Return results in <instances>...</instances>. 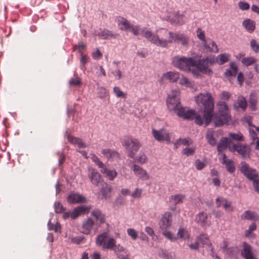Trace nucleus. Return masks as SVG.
Returning a JSON list of instances; mask_svg holds the SVG:
<instances>
[{"label": "nucleus", "mask_w": 259, "mask_h": 259, "mask_svg": "<svg viewBox=\"0 0 259 259\" xmlns=\"http://www.w3.org/2000/svg\"><path fill=\"white\" fill-rule=\"evenodd\" d=\"M196 103L203 106V116L202 118L200 115H196L193 109H188L183 107L180 102V91L174 90L168 95L166 100V105L168 110L174 111L177 115L185 119H195V123L199 125H202L203 119L205 120V126L211 121L213 117L214 108L213 99L209 93L200 94L195 98Z\"/></svg>", "instance_id": "nucleus-1"}, {"label": "nucleus", "mask_w": 259, "mask_h": 259, "mask_svg": "<svg viewBox=\"0 0 259 259\" xmlns=\"http://www.w3.org/2000/svg\"><path fill=\"white\" fill-rule=\"evenodd\" d=\"M189 37L184 33H173L165 29L158 31V38L153 39L154 44L162 48H167L169 44L173 42L185 46L188 44Z\"/></svg>", "instance_id": "nucleus-2"}, {"label": "nucleus", "mask_w": 259, "mask_h": 259, "mask_svg": "<svg viewBox=\"0 0 259 259\" xmlns=\"http://www.w3.org/2000/svg\"><path fill=\"white\" fill-rule=\"evenodd\" d=\"M98 246H101L104 249L113 250L115 252H121L124 251V248L120 244L116 245V241L113 237H110L106 232L99 235L96 239Z\"/></svg>", "instance_id": "nucleus-3"}, {"label": "nucleus", "mask_w": 259, "mask_h": 259, "mask_svg": "<svg viewBox=\"0 0 259 259\" xmlns=\"http://www.w3.org/2000/svg\"><path fill=\"white\" fill-rule=\"evenodd\" d=\"M219 110L213 116V121L215 126H221L227 124L231 118L228 105L224 101H219L217 104Z\"/></svg>", "instance_id": "nucleus-4"}, {"label": "nucleus", "mask_w": 259, "mask_h": 259, "mask_svg": "<svg viewBox=\"0 0 259 259\" xmlns=\"http://www.w3.org/2000/svg\"><path fill=\"white\" fill-rule=\"evenodd\" d=\"M172 62L175 67L186 71H190L191 67L197 65V61L191 57L177 56L173 58Z\"/></svg>", "instance_id": "nucleus-5"}, {"label": "nucleus", "mask_w": 259, "mask_h": 259, "mask_svg": "<svg viewBox=\"0 0 259 259\" xmlns=\"http://www.w3.org/2000/svg\"><path fill=\"white\" fill-rule=\"evenodd\" d=\"M215 62V59L211 57H206L200 59L198 62L197 61V65L196 69L192 70V73L194 75H198L199 72H201L203 74H211L212 72L211 69L208 67L209 65H211Z\"/></svg>", "instance_id": "nucleus-6"}, {"label": "nucleus", "mask_w": 259, "mask_h": 259, "mask_svg": "<svg viewBox=\"0 0 259 259\" xmlns=\"http://www.w3.org/2000/svg\"><path fill=\"white\" fill-rule=\"evenodd\" d=\"M122 144L128 152V156L131 158H135L136 153L141 146V143L138 139L131 137L124 139Z\"/></svg>", "instance_id": "nucleus-7"}, {"label": "nucleus", "mask_w": 259, "mask_h": 259, "mask_svg": "<svg viewBox=\"0 0 259 259\" xmlns=\"http://www.w3.org/2000/svg\"><path fill=\"white\" fill-rule=\"evenodd\" d=\"M130 30L135 35H138L142 33L143 36L153 44L154 42L152 41L153 39L158 38V33L157 35L153 34L151 31L148 29L147 28H141L139 25L132 24Z\"/></svg>", "instance_id": "nucleus-8"}, {"label": "nucleus", "mask_w": 259, "mask_h": 259, "mask_svg": "<svg viewBox=\"0 0 259 259\" xmlns=\"http://www.w3.org/2000/svg\"><path fill=\"white\" fill-rule=\"evenodd\" d=\"M229 149L232 152H237L243 158L249 157L250 148L249 146L240 143L230 144Z\"/></svg>", "instance_id": "nucleus-9"}, {"label": "nucleus", "mask_w": 259, "mask_h": 259, "mask_svg": "<svg viewBox=\"0 0 259 259\" xmlns=\"http://www.w3.org/2000/svg\"><path fill=\"white\" fill-rule=\"evenodd\" d=\"M184 12L182 13L179 11H174L168 13L166 20L171 24L182 25L185 23Z\"/></svg>", "instance_id": "nucleus-10"}, {"label": "nucleus", "mask_w": 259, "mask_h": 259, "mask_svg": "<svg viewBox=\"0 0 259 259\" xmlns=\"http://www.w3.org/2000/svg\"><path fill=\"white\" fill-rule=\"evenodd\" d=\"M240 170L248 179L251 180L257 178L258 176L256 169L250 167L249 165L244 161L241 162Z\"/></svg>", "instance_id": "nucleus-11"}, {"label": "nucleus", "mask_w": 259, "mask_h": 259, "mask_svg": "<svg viewBox=\"0 0 259 259\" xmlns=\"http://www.w3.org/2000/svg\"><path fill=\"white\" fill-rule=\"evenodd\" d=\"M152 134L156 140L158 142L165 141L169 143L170 141V136L168 132L165 129L162 128L159 130L152 129Z\"/></svg>", "instance_id": "nucleus-12"}, {"label": "nucleus", "mask_w": 259, "mask_h": 259, "mask_svg": "<svg viewBox=\"0 0 259 259\" xmlns=\"http://www.w3.org/2000/svg\"><path fill=\"white\" fill-rule=\"evenodd\" d=\"M172 222V214L167 211L162 216L159 222V228L162 230L167 229L171 226Z\"/></svg>", "instance_id": "nucleus-13"}, {"label": "nucleus", "mask_w": 259, "mask_h": 259, "mask_svg": "<svg viewBox=\"0 0 259 259\" xmlns=\"http://www.w3.org/2000/svg\"><path fill=\"white\" fill-rule=\"evenodd\" d=\"M91 208L92 206L91 205H81L77 206L74 208L72 211L71 212V218L75 219L81 214L88 213Z\"/></svg>", "instance_id": "nucleus-14"}, {"label": "nucleus", "mask_w": 259, "mask_h": 259, "mask_svg": "<svg viewBox=\"0 0 259 259\" xmlns=\"http://www.w3.org/2000/svg\"><path fill=\"white\" fill-rule=\"evenodd\" d=\"M195 222L202 227L209 226L211 222L208 219L207 213L203 211L198 213L195 217Z\"/></svg>", "instance_id": "nucleus-15"}, {"label": "nucleus", "mask_w": 259, "mask_h": 259, "mask_svg": "<svg viewBox=\"0 0 259 259\" xmlns=\"http://www.w3.org/2000/svg\"><path fill=\"white\" fill-rule=\"evenodd\" d=\"M95 225V221L91 218L83 221L81 225V232L85 235L90 234Z\"/></svg>", "instance_id": "nucleus-16"}, {"label": "nucleus", "mask_w": 259, "mask_h": 259, "mask_svg": "<svg viewBox=\"0 0 259 259\" xmlns=\"http://www.w3.org/2000/svg\"><path fill=\"white\" fill-rule=\"evenodd\" d=\"M67 201L69 203L75 204L85 203L87 199L85 197L81 194L72 193L68 196Z\"/></svg>", "instance_id": "nucleus-17"}, {"label": "nucleus", "mask_w": 259, "mask_h": 259, "mask_svg": "<svg viewBox=\"0 0 259 259\" xmlns=\"http://www.w3.org/2000/svg\"><path fill=\"white\" fill-rule=\"evenodd\" d=\"M243 249L241 250V255L245 259H255L254 256L251 252V247L246 242H243L242 244Z\"/></svg>", "instance_id": "nucleus-18"}, {"label": "nucleus", "mask_w": 259, "mask_h": 259, "mask_svg": "<svg viewBox=\"0 0 259 259\" xmlns=\"http://www.w3.org/2000/svg\"><path fill=\"white\" fill-rule=\"evenodd\" d=\"M133 171L135 175L139 177V178L142 180H147L149 178L146 171L138 165H134Z\"/></svg>", "instance_id": "nucleus-19"}, {"label": "nucleus", "mask_w": 259, "mask_h": 259, "mask_svg": "<svg viewBox=\"0 0 259 259\" xmlns=\"http://www.w3.org/2000/svg\"><path fill=\"white\" fill-rule=\"evenodd\" d=\"M116 22L119 29L121 30H127L130 29L132 24L124 17L118 16L116 18Z\"/></svg>", "instance_id": "nucleus-20"}, {"label": "nucleus", "mask_w": 259, "mask_h": 259, "mask_svg": "<svg viewBox=\"0 0 259 259\" xmlns=\"http://www.w3.org/2000/svg\"><path fill=\"white\" fill-rule=\"evenodd\" d=\"M102 153L108 160H114L119 158V154L117 152L110 149H103L102 151Z\"/></svg>", "instance_id": "nucleus-21"}, {"label": "nucleus", "mask_w": 259, "mask_h": 259, "mask_svg": "<svg viewBox=\"0 0 259 259\" xmlns=\"http://www.w3.org/2000/svg\"><path fill=\"white\" fill-rule=\"evenodd\" d=\"M89 177L91 180L92 183L97 186L101 181V175L97 171L94 169H90Z\"/></svg>", "instance_id": "nucleus-22"}, {"label": "nucleus", "mask_w": 259, "mask_h": 259, "mask_svg": "<svg viewBox=\"0 0 259 259\" xmlns=\"http://www.w3.org/2000/svg\"><path fill=\"white\" fill-rule=\"evenodd\" d=\"M222 156V163L225 165L226 168L229 172L233 173L235 170V166L233 161L231 159H227L226 155L225 154H223Z\"/></svg>", "instance_id": "nucleus-23"}, {"label": "nucleus", "mask_w": 259, "mask_h": 259, "mask_svg": "<svg viewBox=\"0 0 259 259\" xmlns=\"http://www.w3.org/2000/svg\"><path fill=\"white\" fill-rule=\"evenodd\" d=\"M216 203L218 207L223 206L227 211H231L233 210L231 206V203L227 201L224 197H219L216 199Z\"/></svg>", "instance_id": "nucleus-24"}, {"label": "nucleus", "mask_w": 259, "mask_h": 259, "mask_svg": "<svg viewBox=\"0 0 259 259\" xmlns=\"http://www.w3.org/2000/svg\"><path fill=\"white\" fill-rule=\"evenodd\" d=\"M162 79L163 80L178 81L180 79V74L177 71H169L163 75Z\"/></svg>", "instance_id": "nucleus-25"}, {"label": "nucleus", "mask_w": 259, "mask_h": 259, "mask_svg": "<svg viewBox=\"0 0 259 259\" xmlns=\"http://www.w3.org/2000/svg\"><path fill=\"white\" fill-rule=\"evenodd\" d=\"M91 215L95 218L97 222L99 221L100 224L105 222V215L98 208L94 209L91 212Z\"/></svg>", "instance_id": "nucleus-26"}, {"label": "nucleus", "mask_w": 259, "mask_h": 259, "mask_svg": "<svg viewBox=\"0 0 259 259\" xmlns=\"http://www.w3.org/2000/svg\"><path fill=\"white\" fill-rule=\"evenodd\" d=\"M100 171L102 174H105L110 181L113 180L117 175V172L115 170L108 169L105 165L101 169Z\"/></svg>", "instance_id": "nucleus-27"}, {"label": "nucleus", "mask_w": 259, "mask_h": 259, "mask_svg": "<svg viewBox=\"0 0 259 259\" xmlns=\"http://www.w3.org/2000/svg\"><path fill=\"white\" fill-rule=\"evenodd\" d=\"M241 218L242 220L256 221L259 219V217L253 211L246 210L241 215Z\"/></svg>", "instance_id": "nucleus-28"}, {"label": "nucleus", "mask_w": 259, "mask_h": 259, "mask_svg": "<svg viewBox=\"0 0 259 259\" xmlns=\"http://www.w3.org/2000/svg\"><path fill=\"white\" fill-rule=\"evenodd\" d=\"M242 25L245 27L246 30L250 33L252 32L255 28V22L250 19H247L243 21Z\"/></svg>", "instance_id": "nucleus-29"}, {"label": "nucleus", "mask_w": 259, "mask_h": 259, "mask_svg": "<svg viewBox=\"0 0 259 259\" xmlns=\"http://www.w3.org/2000/svg\"><path fill=\"white\" fill-rule=\"evenodd\" d=\"M230 144H233L230 141L228 138H222L221 140L220 143L218 146V151L220 152H222L226 149L227 147H229Z\"/></svg>", "instance_id": "nucleus-30"}, {"label": "nucleus", "mask_w": 259, "mask_h": 259, "mask_svg": "<svg viewBox=\"0 0 259 259\" xmlns=\"http://www.w3.org/2000/svg\"><path fill=\"white\" fill-rule=\"evenodd\" d=\"M197 241L200 242L203 245H209L212 248V244L210 242L209 238L207 234L201 233L196 237Z\"/></svg>", "instance_id": "nucleus-31"}, {"label": "nucleus", "mask_w": 259, "mask_h": 259, "mask_svg": "<svg viewBox=\"0 0 259 259\" xmlns=\"http://www.w3.org/2000/svg\"><path fill=\"white\" fill-rule=\"evenodd\" d=\"M98 35L101 39H106L109 37L115 38L116 36V35L113 34L111 31L106 29H100V32L98 33Z\"/></svg>", "instance_id": "nucleus-32"}, {"label": "nucleus", "mask_w": 259, "mask_h": 259, "mask_svg": "<svg viewBox=\"0 0 259 259\" xmlns=\"http://www.w3.org/2000/svg\"><path fill=\"white\" fill-rule=\"evenodd\" d=\"M249 107L251 110L256 109L257 96L255 92H252L249 98Z\"/></svg>", "instance_id": "nucleus-33"}, {"label": "nucleus", "mask_w": 259, "mask_h": 259, "mask_svg": "<svg viewBox=\"0 0 259 259\" xmlns=\"http://www.w3.org/2000/svg\"><path fill=\"white\" fill-rule=\"evenodd\" d=\"M112 190V187L110 185L105 183L102 185L101 192L103 195V198L107 199L110 197L109 194Z\"/></svg>", "instance_id": "nucleus-34"}, {"label": "nucleus", "mask_w": 259, "mask_h": 259, "mask_svg": "<svg viewBox=\"0 0 259 259\" xmlns=\"http://www.w3.org/2000/svg\"><path fill=\"white\" fill-rule=\"evenodd\" d=\"M205 48L209 50V52L217 53L218 52V48L214 41L210 40L209 41H206L203 44Z\"/></svg>", "instance_id": "nucleus-35"}, {"label": "nucleus", "mask_w": 259, "mask_h": 259, "mask_svg": "<svg viewBox=\"0 0 259 259\" xmlns=\"http://www.w3.org/2000/svg\"><path fill=\"white\" fill-rule=\"evenodd\" d=\"M231 70H227L225 72L226 77L235 76L237 73V67L235 63L231 62L230 64Z\"/></svg>", "instance_id": "nucleus-36"}, {"label": "nucleus", "mask_w": 259, "mask_h": 259, "mask_svg": "<svg viewBox=\"0 0 259 259\" xmlns=\"http://www.w3.org/2000/svg\"><path fill=\"white\" fill-rule=\"evenodd\" d=\"M177 236L181 239L186 240L190 238V235L186 229L180 228L177 233Z\"/></svg>", "instance_id": "nucleus-37"}, {"label": "nucleus", "mask_w": 259, "mask_h": 259, "mask_svg": "<svg viewBox=\"0 0 259 259\" xmlns=\"http://www.w3.org/2000/svg\"><path fill=\"white\" fill-rule=\"evenodd\" d=\"M192 142L191 140L189 138H185V139H179L176 141L175 143V147L176 149H177L179 146L183 144L184 145L189 146L192 144Z\"/></svg>", "instance_id": "nucleus-38"}, {"label": "nucleus", "mask_w": 259, "mask_h": 259, "mask_svg": "<svg viewBox=\"0 0 259 259\" xmlns=\"http://www.w3.org/2000/svg\"><path fill=\"white\" fill-rule=\"evenodd\" d=\"M230 57L229 54H220L217 57L216 60H215V62L216 61L220 65L223 64L229 61Z\"/></svg>", "instance_id": "nucleus-39"}, {"label": "nucleus", "mask_w": 259, "mask_h": 259, "mask_svg": "<svg viewBox=\"0 0 259 259\" xmlns=\"http://www.w3.org/2000/svg\"><path fill=\"white\" fill-rule=\"evenodd\" d=\"M213 133L214 132L213 131L208 130L207 132L206 136L208 143L212 146H214L217 144V141L213 137Z\"/></svg>", "instance_id": "nucleus-40"}, {"label": "nucleus", "mask_w": 259, "mask_h": 259, "mask_svg": "<svg viewBox=\"0 0 259 259\" xmlns=\"http://www.w3.org/2000/svg\"><path fill=\"white\" fill-rule=\"evenodd\" d=\"M257 62V59L253 57H245L241 60V63L246 66L251 65Z\"/></svg>", "instance_id": "nucleus-41"}, {"label": "nucleus", "mask_w": 259, "mask_h": 259, "mask_svg": "<svg viewBox=\"0 0 259 259\" xmlns=\"http://www.w3.org/2000/svg\"><path fill=\"white\" fill-rule=\"evenodd\" d=\"M185 196L182 194H177L172 195L170 197V199L172 201V203L175 205L182 203Z\"/></svg>", "instance_id": "nucleus-42"}, {"label": "nucleus", "mask_w": 259, "mask_h": 259, "mask_svg": "<svg viewBox=\"0 0 259 259\" xmlns=\"http://www.w3.org/2000/svg\"><path fill=\"white\" fill-rule=\"evenodd\" d=\"M229 135L230 138V140H232L237 141H242L244 140V137L240 133H230Z\"/></svg>", "instance_id": "nucleus-43"}, {"label": "nucleus", "mask_w": 259, "mask_h": 259, "mask_svg": "<svg viewBox=\"0 0 259 259\" xmlns=\"http://www.w3.org/2000/svg\"><path fill=\"white\" fill-rule=\"evenodd\" d=\"M135 158V161L141 164L145 163L147 161V157L144 153L140 154Z\"/></svg>", "instance_id": "nucleus-44"}, {"label": "nucleus", "mask_w": 259, "mask_h": 259, "mask_svg": "<svg viewBox=\"0 0 259 259\" xmlns=\"http://www.w3.org/2000/svg\"><path fill=\"white\" fill-rule=\"evenodd\" d=\"M237 104L238 106L244 110L247 106L246 99L243 97H239L237 99Z\"/></svg>", "instance_id": "nucleus-45"}, {"label": "nucleus", "mask_w": 259, "mask_h": 259, "mask_svg": "<svg viewBox=\"0 0 259 259\" xmlns=\"http://www.w3.org/2000/svg\"><path fill=\"white\" fill-rule=\"evenodd\" d=\"M162 235L168 240L174 241L176 240V238L172 234L170 231H168L167 229L162 230Z\"/></svg>", "instance_id": "nucleus-46"}, {"label": "nucleus", "mask_w": 259, "mask_h": 259, "mask_svg": "<svg viewBox=\"0 0 259 259\" xmlns=\"http://www.w3.org/2000/svg\"><path fill=\"white\" fill-rule=\"evenodd\" d=\"M251 49L255 53H259V44L257 42L255 39H251L250 42Z\"/></svg>", "instance_id": "nucleus-47"}, {"label": "nucleus", "mask_w": 259, "mask_h": 259, "mask_svg": "<svg viewBox=\"0 0 259 259\" xmlns=\"http://www.w3.org/2000/svg\"><path fill=\"white\" fill-rule=\"evenodd\" d=\"M55 211L56 213H59L65 210V208L59 202H56L54 204Z\"/></svg>", "instance_id": "nucleus-48"}, {"label": "nucleus", "mask_w": 259, "mask_h": 259, "mask_svg": "<svg viewBox=\"0 0 259 259\" xmlns=\"http://www.w3.org/2000/svg\"><path fill=\"white\" fill-rule=\"evenodd\" d=\"M196 33L197 37L203 41V44H204L206 41L205 38L204 32L202 31L201 28H198Z\"/></svg>", "instance_id": "nucleus-49"}, {"label": "nucleus", "mask_w": 259, "mask_h": 259, "mask_svg": "<svg viewBox=\"0 0 259 259\" xmlns=\"http://www.w3.org/2000/svg\"><path fill=\"white\" fill-rule=\"evenodd\" d=\"M195 148L186 147L183 150L182 153L186 156L192 155L195 153Z\"/></svg>", "instance_id": "nucleus-50"}, {"label": "nucleus", "mask_w": 259, "mask_h": 259, "mask_svg": "<svg viewBox=\"0 0 259 259\" xmlns=\"http://www.w3.org/2000/svg\"><path fill=\"white\" fill-rule=\"evenodd\" d=\"M92 159L93 161L98 165V166L101 169L105 165L104 163L98 158V157L95 155L93 154L92 155Z\"/></svg>", "instance_id": "nucleus-51"}, {"label": "nucleus", "mask_w": 259, "mask_h": 259, "mask_svg": "<svg viewBox=\"0 0 259 259\" xmlns=\"http://www.w3.org/2000/svg\"><path fill=\"white\" fill-rule=\"evenodd\" d=\"M113 92L117 97H123L124 98H126V95L121 91L119 87H114L113 89Z\"/></svg>", "instance_id": "nucleus-52"}, {"label": "nucleus", "mask_w": 259, "mask_h": 259, "mask_svg": "<svg viewBox=\"0 0 259 259\" xmlns=\"http://www.w3.org/2000/svg\"><path fill=\"white\" fill-rule=\"evenodd\" d=\"M127 233L133 240H136L138 237L137 233L134 229H128L127 230Z\"/></svg>", "instance_id": "nucleus-53"}, {"label": "nucleus", "mask_w": 259, "mask_h": 259, "mask_svg": "<svg viewBox=\"0 0 259 259\" xmlns=\"http://www.w3.org/2000/svg\"><path fill=\"white\" fill-rule=\"evenodd\" d=\"M67 138L69 142L74 145H77L78 141L80 139V138L72 136L70 134L67 135Z\"/></svg>", "instance_id": "nucleus-54"}, {"label": "nucleus", "mask_w": 259, "mask_h": 259, "mask_svg": "<svg viewBox=\"0 0 259 259\" xmlns=\"http://www.w3.org/2000/svg\"><path fill=\"white\" fill-rule=\"evenodd\" d=\"M108 92L105 88L101 87L99 88L98 94L100 98H104L108 95Z\"/></svg>", "instance_id": "nucleus-55"}, {"label": "nucleus", "mask_w": 259, "mask_h": 259, "mask_svg": "<svg viewBox=\"0 0 259 259\" xmlns=\"http://www.w3.org/2000/svg\"><path fill=\"white\" fill-rule=\"evenodd\" d=\"M238 7L240 10L243 11L247 10L250 8L249 5L247 3L244 2H240L238 3Z\"/></svg>", "instance_id": "nucleus-56"}, {"label": "nucleus", "mask_w": 259, "mask_h": 259, "mask_svg": "<svg viewBox=\"0 0 259 259\" xmlns=\"http://www.w3.org/2000/svg\"><path fill=\"white\" fill-rule=\"evenodd\" d=\"M142 193V189H140L139 188H136L135 189V190L133 192V193L131 194V196L134 198H139L141 197Z\"/></svg>", "instance_id": "nucleus-57"}, {"label": "nucleus", "mask_w": 259, "mask_h": 259, "mask_svg": "<svg viewBox=\"0 0 259 259\" xmlns=\"http://www.w3.org/2000/svg\"><path fill=\"white\" fill-rule=\"evenodd\" d=\"M256 228V224L254 223H252L249 227V229L245 232L246 236H249V234Z\"/></svg>", "instance_id": "nucleus-58"}, {"label": "nucleus", "mask_w": 259, "mask_h": 259, "mask_svg": "<svg viewBox=\"0 0 259 259\" xmlns=\"http://www.w3.org/2000/svg\"><path fill=\"white\" fill-rule=\"evenodd\" d=\"M205 165L206 164L204 162L201 161L199 159L195 161V166L196 169L198 170H201L205 166Z\"/></svg>", "instance_id": "nucleus-59"}, {"label": "nucleus", "mask_w": 259, "mask_h": 259, "mask_svg": "<svg viewBox=\"0 0 259 259\" xmlns=\"http://www.w3.org/2000/svg\"><path fill=\"white\" fill-rule=\"evenodd\" d=\"M188 246L191 250H197L199 247V241L196 239V241L194 243L188 244Z\"/></svg>", "instance_id": "nucleus-60"}, {"label": "nucleus", "mask_w": 259, "mask_h": 259, "mask_svg": "<svg viewBox=\"0 0 259 259\" xmlns=\"http://www.w3.org/2000/svg\"><path fill=\"white\" fill-rule=\"evenodd\" d=\"M102 57V54L98 49H97L92 54V57L94 59H99L101 58Z\"/></svg>", "instance_id": "nucleus-61"}, {"label": "nucleus", "mask_w": 259, "mask_h": 259, "mask_svg": "<svg viewBox=\"0 0 259 259\" xmlns=\"http://www.w3.org/2000/svg\"><path fill=\"white\" fill-rule=\"evenodd\" d=\"M88 60V57L86 55H82L80 59V64L81 65V68L83 67L85 68L84 65L87 63Z\"/></svg>", "instance_id": "nucleus-62"}, {"label": "nucleus", "mask_w": 259, "mask_h": 259, "mask_svg": "<svg viewBox=\"0 0 259 259\" xmlns=\"http://www.w3.org/2000/svg\"><path fill=\"white\" fill-rule=\"evenodd\" d=\"M112 73L116 79L118 80L121 78V72L119 69L114 70L113 71Z\"/></svg>", "instance_id": "nucleus-63"}, {"label": "nucleus", "mask_w": 259, "mask_h": 259, "mask_svg": "<svg viewBox=\"0 0 259 259\" xmlns=\"http://www.w3.org/2000/svg\"><path fill=\"white\" fill-rule=\"evenodd\" d=\"M249 136L251 137V138L253 140V141H254L255 140H256V138H258L257 137V135L256 133L254 132L253 130L250 129L249 130Z\"/></svg>", "instance_id": "nucleus-64"}]
</instances>
